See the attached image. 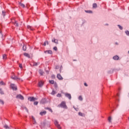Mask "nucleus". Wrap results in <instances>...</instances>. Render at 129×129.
I'll return each instance as SVG.
<instances>
[{"label":"nucleus","mask_w":129,"mask_h":129,"mask_svg":"<svg viewBox=\"0 0 129 129\" xmlns=\"http://www.w3.org/2000/svg\"><path fill=\"white\" fill-rule=\"evenodd\" d=\"M4 127H5V128H6V129H11L10 128V127L9 126V125H8L7 124H5L4 125Z\"/></svg>","instance_id":"412c9836"},{"label":"nucleus","mask_w":129,"mask_h":129,"mask_svg":"<svg viewBox=\"0 0 129 129\" xmlns=\"http://www.w3.org/2000/svg\"><path fill=\"white\" fill-rule=\"evenodd\" d=\"M44 46H46V45H49V42L48 41H45L43 44Z\"/></svg>","instance_id":"5701e85b"},{"label":"nucleus","mask_w":129,"mask_h":129,"mask_svg":"<svg viewBox=\"0 0 129 129\" xmlns=\"http://www.w3.org/2000/svg\"><path fill=\"white\" fill-rule=\"evenodd\" d=\"M3 57V59L4 60H6V59H7V55L6 54H4Z\"/></svg>","instance_id":"c756f323"},{"label":"nucleus","mask_w":129,"mask_h":129,"mask_svg":"<svg viewBox=\"0 0 129 129\" xmlns=\"http://www.w3.org/2000/svg\"><path fill=\"white\" fill-rule=\"evenodd\" d=\"M56 92L55 91H54V90H52V92H51V94H52V95H54V94H56Z\"/></svg>","instance_id":"c85d7f7f"},{"label":"nucleus","mask_w":129,"mask_h":129,"mask_svg":"<svg viewBox=\"0 0 129 129\" xmlns=\"http://www.w3.org/2000/svg\"><path fill=\"white\" fill-rule=\"evenodd\" d=\"M79 99L81 101H82L83 100V98H82V96H80L79 97Z\"/></svg>","instance_id":"bb28decb"},{"label":"nucleus","mask_w":129,"mask_h":129,"mask_svg":"<svg viewBox=\"0 0 129 129\" xmlns=\"http://www.w3.org/2000/svg\"><path fill=\"white\" fill-rule=\"evenodd\" d=\"M125 34L127 35V36H129V31H125Z\"/></svg>","instance_id":"c9c22d12"},{"label":"nucleus","mask_w":129,"mask_h":129,"mask_svg":"<svg viewBox=\"0 0 129 129\" xmlns=\"http://www.w3.org/2000/svg\"><path fill=\"white\" fill-rule=\"evenodd\" d=\"M0 103L4 105V104H5V101L2 99H0Z\"/></svg>","instance_id":"393cba45"},{"label":"nucleus","mask_w":129,"mask_h":129,"mask_svg":"<svg viewBox=\"0 0 129 129\" xmlns=\"http://www.w3.org/2000/svg\"><path fill=\"white\" fill-rule=\"evenodd\" d=\"M52 78H55V76H52Z\"/></svg>","instance_id":"603ef678"},{"label":"nucleus","mask_w":129,"mask_h":129,"mask_svg":"<svg viewBox=\"0 0 129 129\" xmlns=\"http://www.w3.org/2000/svg\"><path fill=\"white\" fill-rule=\"evenodd\" d=\"M11 78L13 80H22L21 78H19L18 76H12Z\"/></svg>","instance_id":"7ed1b4c3"},{"label":"nucleus","mask_w":129,"mask_h":129,"mask_svg":"<svg viewBox=\"0 0 129 129\" xmlns=\"http://www.w3.org/2000/svg\"><path fill=\"white\" fill-rule=\"evenodd\" d=\"M45 109H48L49 111H50V112H53V111L51 110V109L49 107H46L45 108Z\"/></svg>","instance_id":"b1692460"},{"label":"nucleus","mask_w":129,"mask_h":129,"mask_svg":"<svg viewBox=\"0 0 129 129\" xmlns=\"http://www.w3.org/2000/svg\"><path fill=\"white\" fill-rule=\"evenodd\" d=\"M2 14H3V17H5L6 16V11H3Z\"/></svg>","instance_id":"f704fd0d"},{"label":"nucleus","mask_w":129,"mask_h":129,"mask_svg":"<svg viewBox=\"0 0 129 129\" xmlns=\"http://www.w3.org/2000/svg\"><path fill=\"white\" fill-rule=\"evenodd\" d=\"M55 44H59L58 39H55Z\"/></svg>","instance_id":"473e14b6"},{"label":"nucleus","mask_w":129,"mask_h":129,"mask_svg":"<svg viewBox=\"0 0 129 129\" xmlns=\"http://www.w3.org/2000/svg\"><path fill=\"white\" fill-rule=\"evenodd\" d=\"M84 85H85V86H88V85H87V84L86 83H84Z\"/></svg>","instance_id":"3c124183"},{"label":"nucleus","mask_w":129,"mask_h":129,"mask_svg":"<svg viewBox=\"0 0 129 129\" xmlns=\"http://www.w3.org/2000/svg\"><path fill=\"white\" fill-rule=\"evenodd\" d=\"M55 69H59V66H55Z\"/></svg>","instance_id":"49530a36"},{"label":"nucleus","mask_w":129,"mask_h":129,"mask_svg":"<svg viewBox=\"0 0 129 129\" xmlns=\"http://www.w3.org/2000/svg\"><path fill=\"white\" fill-rule=\"evenodd\" d=\"M14 25H16V27H19V23H18V21H15Z\"/></svg>","instance_id":"cd10ccee"},{"label":"nucleus","mask_w":129,"mask_h":129,"mask_svg":"<svg viewBox=\"0 0 129 129\" xmlns=\"http://www.w3.org/2000/svg\"><path fill=\"white\" fill-rule=\"evenodd\" d=\"M44 53H45V54H52V51L51 50H46V51H44Z\"/></svg>","instance_id":"9d476101"},{"label":"nucleus","mask_w":129,"mask_h":129,"mask_svg":"<svg viewBox=\"0 0 129 129\" xmlns=\"http://www.w3.org/2000/svg\"><path fill=\"white\" fill-rule=\"evenodd\" d=\"M11 87L13 90H17L18 88L17 87V86L14 84H11Z\"/></svg>","instance_id":"20e7f679"},{"label":"nucleus","mask_w":129,"mask_h":129,"mask_svg":"<svg viewBox=\"0 0 129 129\" xmlns=\"http://www.w3.org/2000/svg\"><path fill=\"white\" fill-rule=\"evenodd\" d=\"M93 9H96L97 8V4L94 3L93 4Z\"/></svg>","instance_id":"f3484780"},{"label":"nucleus","mask_w":129,"mask_h":129,"mask_svg":"<svg viewBox=\"0 0 129 129\" xmlns=\"http://www.w3.org/2000/svg\"><path fill=\"white\" fill-rule=\"evenodd\" d=\"M43 85H44V82H43L42 81L39 82V83H38L39 87H42L43 86Z\"/></svg>","instance_id":"1a4fd4ad"},{"label":"nucleus","mask_w":129,"mask_h":129,"mask_svg":"<svg viewBox=\"0 0 129 129\" xmlns=\"http://www.w3.org/2000/svg\"><path fill=\"white\" fill-rule=\"evenodd\" d=\"M86 13H92V11H85Z\"/></svg>","instance_id":"58836bf2"},{"label":"nucleus","mask_w":129,"mask_h":129,"mask_svg":"<svg viewBox=\"0 0 129 129\" xmlns=\"http://www.w3.org/2000/svg\"><path fill=\"white\" fill-rule=\"evenodd\" d=\"M18 75H20V74L19 73H18Z\"/></svg>","instance_id":"6e6d98bb"},{"label":"nucleus","mask_w":129,"mask_h":129,"mask_svg":"<svg viewBox=\"0 0 129 129\" xmlns=\"http://www.w3.org/2000/svg\"><path fill=\"white\" fill-rule=\"evenodd\" d=\"M57 97H61V96H62V95H61V94L58 93L57 95H56Z\"/></svg>","instance_id":"e433bc0d"},{"label":"nucleus","mask_w":129,"mask_h":129,"mask_svg":"<svg viewBox=\"0 0 129 129\" xmlns=\"http://www.w3.org/2000/svg\"><path fill=\"white\" fill-rule=\"evenodd\" d=\"M57 78H58V79H59V80H63V77H62L61 75H60L59 74H58L57 75Z\"/></svg>","instance_id":"6e6552de"},{"label":"nucleus","mask_w":129,"mask_h":129,"mask_svg":"<svg viewBox=\"0 0 129 129\" xmlns=\"http://www.w3.org/2000/svg\"><path fill=\"white\" fill-rule=\"evenodd\" d=\"M118 27H119V28L120 29V30H122V27L120 26V25H118Z\"/></svg>","instance_id":"a19ab883"},{"label":"nucleus","mask_w":129,"mask_h":129,"mask_svg":"<svg viewBox=\"0 0 129 129\" xmlns=\"http://www.w3.org/2000/svg\"><path fill=\"white\" fill-rule=\"evenodd\" d=\"M22 108H23V109H26V111L27 112H29V110H28V108H27L25 106H22Z\"/></svg>","instance_id":"6ab92c4d"},{"label":"nucleus","mask_w":129,"mask_h":129,"mask_svg":"<svg viewBox=\"0 0 129 129\" xmlns=\"http://www.w3.org/2000/svg\"><path fill=\"white\" fill-rule=\"evenodd\" d=\"M0 85H6V84L3 81L0 82Z\"/></svg>","instance_id":"2f4dec72"},{"label":"nucleus","mask_w":129,"mask_h":129,"mask_svg":"<svg viewBox=\"0 0 129 129\" xmlns=\"http://www.w3.org/2000/svg\"><path fill=\"white\" fill-rule=\"evenodd\" d=\"M49 82L50 83V84H54V81L53 80H49Z\"/></svg>","instance_id":"72a5a7b5"},{"label":"nucleus","mask_w":129,"mask_h":129,"mask_svg":"<svg viewBox=\"0 0 129 129\" xmlns=\"http://www.w3.org/2000/svg\"><path fill=\"white\" fill-rule=\"evenodd\" d=\"M46 113H47V112L46 111H44L40 112V115H45V114H46Z\"/></svg>","instance_id":"9b49d317"},{"label":"nucleus","mask_w":129,"mask_h":129,"mask_svg":"<svg viewBox=\"0 0 129 129\" xmlns=\"http://www.w3.org/2000/svg\"><path fill=\"white\" fill-rule=\"evenodd\" d=\"M31 117L33 121L36 120V119H35V117H34V116H32Z\"/></svg>","instance_id":"a18cd8bd"},{"label":"nucleus","mask_w":129,"mask_h":129,"mask_svg":"<svg viewBox=\"0 0 129 129\" xmlns=\"http://www.w3.org/2000/svg\"><path fill=\"white\" fill-rule=\"evenodd\" d=\"M113 59L114 60H118V59H119V57H118V56L115 55V56L113 57Z\"/></svg>","instance_id":"f8f14e48"},{"label":"nucleus","mask_w":129,"mask_h":129,"mask_svg":"<svg viewBox=\"0 0 129 129\" xmlns=\"http://www.w3.org/2000/svg\"><path fill=\"white\" fill-rule=\"evenodd\" d=\"M38 103H39V102H38V101H36V102H34V105H38Z\"/></svg>","instance_id":"4c0bfd02"},{"label":"nucleus","mask_w":129,"mask_h":129,"mask_svg":"<svg viewBox=\"0 0 129 129\" xmlns=\"http://www.w3.org/2000/svg\"><path fill=\"white\" fill-rule=\"evenodd\" d=\"M54 124L57 127V128L61 129V126H60V124H59V122H58L57 120H55Z\"/></svg>","instance_id":"f03ea898"},{"label":"nucleus","mask_w":129,"mask_h":129,"mask_svg":"<svg viewBox=\"0 0 129 129\" xmlns=\"http://www.w3.org/2000/svg\"><path fill=\"white\" fill-rule=\"evenodd\" d=\"M39 73L40 74V75H43L44 74V72H43V70H40L39 71Z\"/></svg>","instance_id":"a211bd4d"},{"label":"nucleus","mask_w":129,"mask_h":129,"mask_svg":"<svg viewBox=\"0 0 129 129\" xmlns=\"http://www.w3.org/2000/svg\"><path fill=\"white\" fill-rule=\"evenodd\" d=\"M52 42H53V43H55V38H54V39L53 40H52Z\"/></svg>","instance_id":"09e8293b"},{"label":"nucleus","mask_w":129,"mask_h":129,"mask_svg":"<svg viewBox=\"0 0 129 129\" xmlns=\"http://www.w3.org/2000/svg\"><path fill=\"white\" fill-rule=\"evenodd\" d=\"M63 68V67L61 66L60 68V72H61V69Z\"/></svg>","instance_id":"8fccbe9b"},{"label":"nucleus","mask_w":129,"mask_h":129,"mask_svg":"<svg viewBox=\"0 0 129 129\" xmlns=\"http://www.w3.org/2000/svg\"><path fill=\"white\" fill-rule=\"evenodd\" d=\"M16 98H18L19 99H21V100H24V96H23V95H21V94H19L16 96Z\"/></svg>","instance_id":"39448f33"},{"label":"nucleus","mask_w":129,"mask_h":129,"mask_svg":"<svg viewBox=\"0 0 129 129\" xmlns=\"http://www.w3.org/2000/svg\"><path fill=\"white\" fill-rule=\"evenodd\" d=\"M38 64H39V63L36 62H33V64L32 65V66H37Z\"/></svg>","instance_id":"a878e982"},{"label":"nucleus","mask_w":129,"mask_h":129,"mask_svg":"<svg viewBox=\"0 0 129 129\" xmlns=\"http://www.w3.org/2000/svg\"><path fill=\"white\" fill-rule=\"evenodd\" d=\"M24 56H25V57H27L28 58H30V54H29L27 53H24Z\"/></svg>","instance_id":"ddd939ff"},{"label":"nucleus","mask_w":129,"mask_h":129,"mask_svg":"<svg viewBox=\"0 0 129 129\" xmlns=\"http://www.w3.org/2000/svg\"><path fill=\"white\" fill-rule=\"evenodd\" d=\"M54 87L55 88H57V87H58V86H57V84L56 83H54Z\"/></svg>","instance_id":"37998d69"},{"label":"nucleus","mask_w":129,"mask_h":129,"mask_svg":"<svg viewBox=\"0 0 129 129\" xmlns=\"http://www.w3.org/2000/svg\"><path fill=\"white\" fill-rule=\"evenodd\" d=\"M33 121H34L33 124H35L36 123H37L36 120H34Z\"/></svg>","instance_id":"de8ad7c7"},{"label":"nucleus","mask_w":129,"mask_h":129,"mask_svg":"<svg viewBox=\"0 0 129 129\" xmlns=\"http://www.w3.org/2000/svg\"><path fill=\"white\" fill-rule=\"evenodd\" d=\"M28 100H29V101H35V100H37V98L34 97H30L28 98Z\"/></svg>","instance_id":"423d86ee"},{"label":"nucleus","mask_w":129,"mask_h":129,"mask_svg":"<svg viewBox=\"0 0 129 129\" xmlns=\"http://www.w3.org/2000/svg\"><path fill=\"white\" fill-rule=\"evenodd\" d=\"M108 120L109 121V122H110L111 123V122H112L111 120H112V118L111 117V116H109L108 118Z\"/></svg>","instance_id":"2eb2a0df"},{"label":"nucleus","mask_w":129,"mask_h":129,"mask_svg":"<svg viewBox=\"0 0 129 129\" xmlns=\"http://www.w3.org/2000/svg\"><path fill=\"white\" fill-rule=\"evenodd\" d=\"M116 45H118V43H117V42L115 43Z\"/></svg>","instance_id":"864d4df0"},{"label":"nucleus","mask_w":129,"mask_h":129,"mask_svg":"<svg viewBox=\"0 0 129 129\" xmlns=\"http://www.w3.org/2000/svg\"><path fill=\"white\" fill-rule=\"evenodd\" d=\"M46 73L48 74V73H49V72L48 71H46Z\"/></svg>","instance_id":"5fc2aeb1"},{"label":"nucleus","mask_w":129,"mask_h":129,"mask_svg":"<svg viewBox=\"0 0 129 129\" xmlns=\"http://www.w3.org/2000/svg\"><path fill=\"white\" fill-rule=\"evenodd\" d=\"M79 115H80V116H85V114L82 113V112H79Z\"/></svg>","instance_id":"aec40b11"},{"label":"nucleus","mask_w":129,"mask_h":129,"mask_svg":"<svg viewBox=\"0 0 129 129\" xmlns=\"http://www.w3.org/2000/svg\"><path fill=\"white\" fill-rule=\"evenodd\" d=\"M0 93L1 94H5V93H4V91H3V90L2 89H0Z\"/></svg>","instance_id":"7c9ffc66"},{"label":"nucleus","mask_w":129,"mask_h":129,"mask_svg":"<svg viewBox=\"0 0 129 129\" xmlns=\"http://www.w3.org/2000/svg\"><path fill=\"white\" fill-rule=\"evenodd\" d=\"M128 54H129V50H128Z\"/></svg>","instance_id":"4d7b16f0"},{"label":"nucleus","mask_w":129,"mask_h":129,"mask_svg":"<svg viewBox=\"0 0 129 129\" xmlns=\"http://www.w3.org/2000/svg\"><path fill=\"white\" fill-rule=\"evenodd\" d=\"M19 5L21 7H22V8H25V4H22V3H21V2H20V3H19Z\"/></svg>","instance_id":"4468645a"},{"label":"nucleus","mask_w":129,"mask_h":129,"mask_svg":"<svg viewBox=\"0 0 129 129\" xmlns=\"http://www.w3.org/2000/svg\"><path fill=\"white\" fill-rule=\"evenodd\" d=\"M45 99H42L41 101V103H44V101H45Z\"/></svg>","instance_id":"c03bdc74"},{"label":"nucleus","mask_w":129,"mask_h":129,"mask_svg":"<svg viewBox=\"0 0 129 129\" xmlns=\"http://www.w3.org/2000/svg\"><path fill=\"white\" fill-rule=\"evenodd\" d=\"M23 51H26V50H27V46H26V45H23Z\"/></svg>","instance_id":"4be33fe9"},{"label":"nucleus","mask_w":129,"mask_h":129,"mask_svg":"<svg viewBox=\"0 0 129 129\" xmlns=\"http://www.w3.org/2000/svg\"><path fill=\"white\" fill-rule=\"evenodd\" d=\"M19 67L21 69H23V65L22 64H19Z\"/></svg>","instance_id":"ea45409f"},{"label":"nucleus","mask_w":129,"mask_h":129,"mask_svg":"<svg viewBox=\"0 0 129 129\" xmlns=\"http://www.w3.org/2000/svg\"><path fill=\"white\" fill-rule=\"evenodd\" d=\"M60 107H62L63 108H67V106L66 105V103L64 101H62L60 103Z\"/></svg>","instance_id":"f257e3e1"},{"label":"nucleus","mask_w":129,"mask_h":129,"mask_svg":"<svg viewBox=\"0 0 129 129\" xmlns=\"http://www.w3.org/2000/svg\"><path fill=\"white\" fill-rule=\"evenodd\" d=\"M53 50H54L55 51H57V47H56V46L54 47Z\"/></svg>","instance_id":"79ce46f5"},{"label":"nucleus","mask_w":129,"mask_h":129,"mask_svg":"<svg viewBox=\"0 0 129 129\" xmlns=\"http://www.w3.org/2000/svg\"><path fill=\"white\" fill-rule=\"evenodd\" d=\"M64 95L66 97H68V98H69V99H71V94L68 93H64Z\"/></svg>","instance_id":"0eeeda50"},{"label":"nucleus","mask_w":129,"mask_h":129,"mask_svg":"<svg viewBox=\"0 0 129 129\" xmlns=\"http://www.w3.org/2000/svg\"><path fill=\"white\" fill-rule=\"evenodd\" d=\"M27 29H29V30H31V31H33L34 29H33V27L31 26L28 25L27 26Z\"/></svg>","instance_id":"dca6fc26"}]
</instances>
